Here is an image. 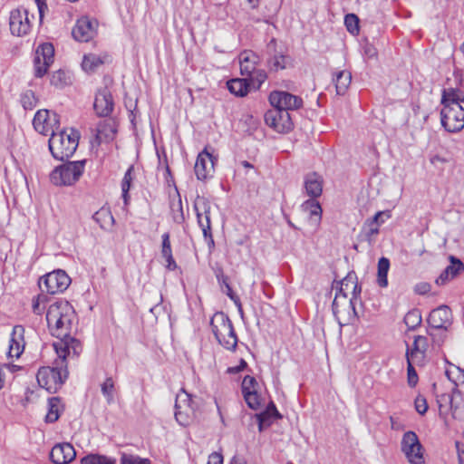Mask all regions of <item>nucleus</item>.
<instances>
[{
    "label": "nucleus",
    "instance_id": "f257e3e1",
    "mask_svg": "<svg viewBox=\"0 0 464 464\" xmlns=\"http://www.w3.org/2000/svg\"><path fill=\"white\" fill-rule=\"evenodd\" d=\"M74 318V310L67 301H58L48 307L46 321L52 334L58 339L53 343L58 360L53 367H41L36 379L38 384L49 392H56L67 379L66 358L77 357L82 352L81 343L71 336Z\"/></svg>",
    "mask_w": 464,
    "mask_h": 464
},
{
    "label": "nucleus",
    "instance_id": "f03ea898",
    "mask_svg": "<svg viewBox=\"0 0 464 464\" xmlns=\"http://www.w3.org/2000/svg\"><path fill=\"white\" fill-rule=\"evenodd\" d=\"M79 138L78 131L73 129L70 132L63 130L53 133L49 139V150L53 157L62 161L71 158L78 147Z\"/></svg>",
    "mask_w": 464,
    "mask_h": 464
},
{
    "label": "nucleus",
    "instance_id": "7ed1b4c3",
    "mask_svg": "<svg viewBox=\"0 0 464 464\" xmlns=\"http://www.w3.org/2000/svg\"><path fill=\"white\" fill-rule=\"evenodd\" d=\"M210 326L217 341L229 351H235L237 337L229 317L223 312L216 313L210 320Z\"/></svg>",
    "mask_w": 464,
    "mask_h": 464
},
{
    "label": "nucleus",
    "instance_id": "20e7f679",
    "mask_svg": "<svg viewBox=\"0 0 464 464\" xmlns=\"http://www.w3.org/2000/svg\"><path fill=\"white\" fill-rule=\"evenodd\" d=\"M440 416L447 419L449 415L454 420H464V394L454 387L450 393L437 396Z\"/></svg>",
    "mask_w": 464,
    "mask_h": 464
},
{
    "label": "nucleus",
    "instance_id": "39448f33",
    "mask_svg": "<svg viewBox=\"0 0 464 464\" xmlns=\"http://www.w3.org/2000/svg\"><path fill=\"white\" fill-rule=\"evenodd\" d=\"M85 160L69 161L56 167L50 174V180L55 186H71L82 175Z\"/></svg>",
    "mask_w": 464,
    "mask_h": 464
},
{
    "label": "nucleus",
    "instance_id": "423d86ee",
    "mask_svg": "<svg viewBox=\"0 0 464 464\" xmlns=\"http://www.w3.org/2000/svg\"><path fill=\"white\" fill-rule=\"evenodd\" d=\"M70 284L69 276L63 270H56L41 278L39 287L43 292L54 295L65 291Z\"/></svg>",
    "mask_w": 464,
    "mask_h": 464
},
{
    "label": "nucleus",
    "instance_id": "0eeeda50",
    "mask_svg": "<svg viewBox=\"0 0 464 464\" xmlns=\"http://www.w3.org/2000/svg\"><path fill=\"white\" fill-rule=\"evenodd\" d=\"M33 125L34 130L43 134L48 135L51 133H57L60 128V118L59 115L48 110H39L33 120Z\"/></svg>",
    "mask_w": 464,
    "mask_h": 464
},
{
    "label": "nucleus",
    "instance_id": "6e6552de",
    "mask_svg": "<svg viewBox=\"0 0 464 464\" xmlns=\"http://www.w3.org/2000/svg\"><path fill=\"white\" fill-rule=\"evenodd\" d=\"M440 117L442 126L449 132H457L464 128V108L461 105L443 107Z\"/></svg>",
    "mask_w": 464,
    "mask_h": 464
},
{
    "label": "nucleus",
    "instance_id": "1a4fd4ad",
    "mask_svg": "<svg viewBox=\"0 0 464 464\" xmlns=\"http://www.w3.org/2000/svg\"><path fill=\"white\" fill-rule=\"evenodd\" d=\"M401 450L411 464L423 463L422 446L414 431H407L403 434Z\"/></svg>",
    "mask_w": 464,
    "mask_h": 464
},
{
    "label": "nucleus",
    "instance_id": "9d476101",
    "mask_svg": "<svg viewBox=\"0 0 464 464\" xmlns=\"http://www.w3.org/2000/svg\"><path fill=\"white\" fill-rule=\"evenodd\" d=\"M175 419L181 426H188L194 418L195 407L193 401L188 392L182 391L176 397L175 402Z\"/></svg>",
    "mask_w": 464,
    "mask_h": 464
},
{
    "label": "nucleus",
    "instance_id": "9b49d317",
    "mask_svg": "<svg viewBox=\"0 0 464 464\" xmlns=\"http://www.w3.org/2000/svg\"><path fill=\"white\" fill-rule=\"evenodd\" d=\"M54 48L52 44L44 43L37 47L34 58V75L43 77L53 63Z\"/></svg>",
    "mask_w": 464,
    "mask_h": 464
},
{
    "label": "nucleus",
    "instance_id": "f8f14e48",
    "mask_svg": "<svg viewBox=\"0 0 464 464\" xmlns=\"http://www.w3.org/2000/svg\"><path fill=\"white\" fill-rule=\"evenodd\" d=\"M194 209L197 215L198 224L202 229L204 237L209 238L213 243L210 221V202L204 197L198 196L194 202Z\"/></svg>",
    "mask_w": 464,
    "mask_h": 464
},
{
    "label": "nucleus",
    "instance_id": "ddd939ff",
    "mask_svg": "<svg viewBox=\"0 0 464 464\" xmlns=\"http://www.w3.org/2000/svg\"><path fill=\"white\" fill-rule=\"evenodd\" d=\"M266 123L277 132H288L292 130L293 122L288 111L272 107L265 114Z\"/></svg>",
    "mask_w": 464,
    "mask_h": 464
},
{
    "label": "nucleus",
    "instance_id": "4468645a",
    "mask_svg": "<svg viewBox=\"0 0 464 464\" xmlns=\"http://www.w3.org/2000/svg\"><path fill=\"white\" fill-rule=\"evenodd\" d=\"M269 102L272 107L289 111L299 109L303 105V100L294 94L284 91H274L269 95Z\"/></svg>",
    "mask_w": 464,
    "mask_h": 464
},
{
    "label": "nucleus",
    "instance_id": "2eb2a0df",
    "mask_svg": "<svg viewBox=\"0 0 464 464\" xmlns=\"http://www.w3.org/2000/svg\"><path fill=\"white\" fill-rule=\"evenodd\" d=\"M216 158L206 148L201 151L197 158L194 170L197 179L199 180H206L211 178L215 172Z\"/></svg>",
    "mask_w": 464,
    "mask_h": 464
},
{
    "label": "nucleus",
    "instance_id": "dca6fc26",
    "mask_svg": "<svg viewBox=\"0 0 464 464\" xmlns=\"http://www.w3.org/2000/svg\"><path fill=\"white\" fill-rule=\"evenodd\" d=\"M428 324L433 330H444L452 324V313L448 305H440L433 309L429 315Z\"/></svg>",
    "mask_w": 464,
    "mask_h": 464
},
{
    "label": "nucleus",
    "instance_id": "f3484780",
    "mask_svg": "<svg viewBox=\"0 0 464 464\" xmlns=\"http://www.w3.org/2000/svg\"><path fill=\"white\" fill-rule=\"evenodd\" d=\"M93 108L99 117H108L114 109V101L108 87L100 88L96 94Z\"/></svg>",
    "mask_w": 464,
    "mask_h": 464
},
{
    "label": "nucleus",
    "instance_id": "a211bd4d",
    "mask_svg": "<svg viewBox=\"0 0 464 464\" xmlns=\"http://www.w3.org/2000/svg\"><path fill=\"white\" fill-rule=\"evenodd\" d=\"M10 31L14 35L23 36L29 33L31 22L25 9H15L10 14Z\"/></svg>",
    "mask_w": 464,
    "mask_h": 464
},
{
    "label": "nucleus",
    "instance_id": "6ab92c4d",
    "mask_svg": "<svg viewBox=\"0 0 464 464\" xmlns=\"http://www.w3.org/2000/svg\"><path fill=\"white\" fill-rule=\"evenodd\" d=\"M429 348V340L426 336L416 335L412 345L407 347L406 357L410 360L416 362L417 365H423L426 358V353Z\"/></svg>",
    "mask_w": 464,
    "mask_h": 464
},
{
    "label": "nucleus",
    "instance_id": "aec40b11",
    "mask_svg": "<svg viewBox=\"0 0 464 464\" xmlns=\"http://www.w3.org/2000/svg\"><path fill=\"white\" fill-rule=\"evenodd\" d=\"M95 24L87 17H82L72 28L73 38L78 42L90 41L96 34Z\"/></svg>",
    "mask_w": 464,
    "mask_h": 464
},
{
    "label": "nucleus",
    "instance_id": "412c9836",
    "mask_svg": "<svg viewBox=\"0 0 464 464\" xmlns=\"http://www.w3.org/2000/svg\"><path fill=\"white\" fill-rule=\"evenodd\" d=\"M76 457V451L70 443H60L53 447L50 459L54 464H67Z\"/></svg>",
    "mask_w": 464,
    "mask_h": 464
},
{
    "label": "nucleus",
    "instance_id": "4be33fe9",
    "mask_svg": "<svg viewBox=\"0 0 464 464\" xmlns=\"http://www.w3.org/2000/svg\"><path fill=\"white\" fill-rule=\"evenodd\" d=\"M266 52L269 55L266 63L270 71L277 72L285 68L287 58L282 52L276 50V39H272L267 44Z\"/></svg>",
    "mask_w": 464,
    "mask_h": 464
},
{
    "label": "nucleus",
    "instance_id": "5701e85b",
    "mask_svg": "<svg viewBox=\"0 0 464 464\" xmlns=\"http://www.w3.org/2000/svg\"><path fill=\"white\" fill-rule=\"evenodd\" d=\"M24 328L22 325H15L13 328L10 341L8 355L13 358H19L24 349Z\"/></svg>",
    "mask_w": 464,
    "mask_h": 464
},
{
    "label": "nucleus",
    "instance_id": "b1692460",
    "mask_svg": "<svg viewBox=\"0 0 464 464\" xmlns=\"http://www.w3.org/2000/svg\"><path fill=\"white\" fill-rule=\"evenodd\" d=\"M450 264L440 273L435 280L437 285H444L449 281L455 278L461 271L464 270V264L457 257L450 256Z\"/></svg>",
    "mask_w": 464,
    "mask_h": 464
},
{
    "label": "nucleus",
    "instance_id": "393cba45",
    "mask_svg": "<svg viewBox=\"0 0 464 464\" xmlns=\"http://www.w3.org/2000/svg\"><path fill=\"white\" fill-rule=\"evenodd\" d=\"M305 193L311 198H316L322 195L323 180L317 173H309L304 178V184Z\"/></svg>",
    "mask_w": 464,
    "mask_h": 464
},
{
    "label": "nucleus",
    "instance_id": "a878e982",
    "mask_svg": "<svg viewBox=\"0 0 464 464\" xmlns=\"http://www.w3.org/2000/svg\"><path fill=\"white\" fill-rule=\"evenodd\" d=\"M258 56L251 51H244L239 55L240 71L242 75H250L258 63Z\"/></svg>",
    "mask_w": 464,
    "mask_h": 464
},
{
    "label": "nucleus",
    "instance_id": "bb28decb",
    "mask_svg": "<svg viewBox=\"0 0 464 464\" xmlns=\"http://www.w3.org/2000/svg\"><path fill=\"white\" fill-rule=\"evenodd\" d=\"M227 85L229 92L238 97L246 96L251 90V84L247 79H232Z\"/></svg>",
    "mask_w": 464,
    "mask_h": 464
},
{
    "label": "nucleus",
    "instance_id": "cd10ccee",
    "mask_svg": "<svg viewBox=\"0 0 464 464\" xmlns=\"http://www.w3.org/2000/svg\"><path fill=\"white\" fill-rule=\"evenodd\" d=\"M464 102L463 92L459 89L449 88L443 90L441 103L443 107H453V104L461 105L460 102Z\"/></svg>",
    "mask_w": 464,
    "mask_h": 464
},
{
    "label": "nucleus",
    "instance_id": "c85d7f7f",
    "mask_svg": "<svg viewBox=\"0 0 464 464\" xmlns=\"http://www.w3.org/2000/svg\"><path fill=\"white\" fill-rule=\"evenodd\" d=\"M106 56H102L95 53H88L83 56L82 62V68L84 72L92 73L98 70L104 63Z\"/></svg>",
    "mask_w": 464,
    "mask_h": 464
},
{
    "label": "nucleus",
    "instance_id": "c756f323",
    "mask_svg": "<svg viewBox=\"0 0 464 464\" xmlns=\"http://www.w3.org/2000/svg\"><path fill=\"white\" fill-rule=\"evenodd\" d=\"M116 130L111 122H100L96 128L95 138L99 143L113 139Z\"/></svg>",
    "mask_w": 464,
    "mask_h": 464
},
{
    "label": "nucleus",
    "instance_id": "7c9ffc66",
    "mask_svg": "<svg viewBox=\"0 0 464 464\" xmlns=\"http://www.w3.org/2000/svg\"><path fill=\"white\" fill-rule=\"evenodd\" d=\"M351 81L352 74L350 72L345 70L338 72L335 77L334 78L336 93L338 95H343L346 92L348 87L350 86Z\"/></svg>",
    "mask_w": 464,
    "mask_h": 464
},
{
    "label": "nucleus",
    "instance_id": "2f4dec72",
    "mask_svg": "<svg viewBox=\"0 0 464 464\" xmlns=\"http://www.w3.org/2000/svg\"><path fill=\"white\" fill-rule=\"evenodd\" d=\"M93 220L102 228L109 229L114 223V218L109 208H102L92 216Z\"/></svg>",
    "mask_w": 464,
    "mask_h": 464
},
{
    "label": "nucleus",
    "instance_id": "473e14b6",
    "mask_svg": "<svg viewBox=\"0 0 464 464\" xmlns=\"http://www.w3.org/2000/svg\"><path fill=\"white\" fill-rule=\"evenodd\" d=\"M301 208L304 212L309 214V218L314 220V223L320 222L322 217V208L315 198H310L304 201Z\"/></svg>",
    "mask_w": 464,
    "mask_h": 464
},
{
    "label": "nucleus",
    "instance_id": "72a5a7b5",
    "mask_svg": "<svg viewBox=\"0 0 464 464\" xmlns=\"http://www.w3.org/2000/svg\"><path fill=\"white\" fill-rule=\"evenodd\" d=\"M217 279L222 288H225L224 293L235 303L238 307L239 311H242L241 302L237 295H236L228 283V277L225 276L221 271L217 274Z\"/></svg>",
    "mask_w": 464,
    "mask_h": 464
},
{
    "label": "nucleus",
    "instance_id": "f704fd0d",
    "mask_svg": "<svg viewBox=\"0 0 464 464\" xmlns=\"http://www.w3.org/2000/svg\"><path fill=\"white\" fill-rule=\"evenodd\" d=\"M390 268V261L386 257H381L378 261L377 283L381 287L388 285L387 275Z\"/></svg>",
    "mask_w": 464,
    "mask_h": 464
},
{
    "label": "nucleus",
    "instance_id": "c9c22d12",
    "mask_svg": "<svg viewBox=\"0 0 464 464\" xmlns=\"http://www.w3.org/2000/svg\"><path fill=\"white\" fill-rule=\"evenodd\" d=\"M362 292V287L358 285L357 279L354 280L353 285H352V297L347 302L348 308L352 311L349 313V321H352L355 318H357V313L355 309L356 302L359 299L360 294Z\"/></svg>",
    "mask_w": 464,
    "mask_h": 464
},
{
    "label": "nucleus",
    "instance_id": "e433bc0d",
    "mask_svg": "<svg viewBox=\"0 0 464 464\" xmlns=\"http://www.w3.org/2000/svg\"><path fill=\"white\" fill-rule=\"evenodd\" d=\"M61 401L58 397H52L48 400V412L45 416L46 422L53 423L59 419Z\"/></svg>",
    "mask_w": 464,
    "mask_h": 464
},
{
    "label": "nucleus",
    "instance_id": "4c0bfd02",
    "mask_svg": "<svg viewBox=\"0 0 464 464\" xmlns=\"http://www.w3.org/2000/svg\"><path fill=\"white\" fill-rule=\"evenodd\" d=\"M101 392L108 404L114 402L115 383L111 377H107L101 384Z\"/></svg>",
    "mask_w": 464,
    "mask_h": 464
},
{
    "label": "nucleus",
    "instance_id": "58836bf2",
    "mask_svg": "<svg viewBox=\"0 0 464 464\" xmlns=\"http://www.w3.org/2000/svg\"><path fill=\"white\" fill-rule=\"evenodd\" d=\"M114 458L100 454H89L81 459V464H115Z\"/></svg>",
    "mask_w": 464,
    "mask_h": 464
},
{
    "label": "nucleus",
    "instance_id": "ea45409f",
    "mask_svg": "<svg viewBox=\"0 0 464 464\" xmlns=\"http://www.w3.org/2000/svg\"><path fill=\"white\" fill-rule=\"evenodd\" d=\"M445 374L455 386H457L458 382H464V371L454 364H450L445 371Z\"/></svg>",
    "mask_w": 464,
    "mask_h": 464
},
{
    "label": "nucleus",
    "instance_id": "a19ab883",
    "mask_svg": "<svg viewBox=\"0 0 464 464\" xmlns=\"http://www.w3.org/2000/svg\"><path fill=\"white\" fill-rule=\"evenodd\" d=\"M404 323L409 329H415L421 324V315L419 310L414 309L408 312L404 316Z\"/></svg>",
    "mask_w": 464,
    "mask_h": 464
},
{
    "label": "nucleus",
    "instance_id": "79ce46f5",
    "mask_svg": "<svg viewBox=\"0 0 464 464\" xmlns=\"http://www.w3.org/2000/svg\"><path fill=\"white\" fill-rule=\"evenodd\" d=\"M21 103L24 110H33L37 104V98L32 90H26L21 94Z\"/></svg>",
    "mask_w": 464,
    "mask_h": 464
},
{
    "label": "nucleus",
    "instance_id": "37998d69",
    "mask_svg": "<svg viewBox=\"0 0 464 464\" xmlns=\"http://www.w3.org/2000/svg\"><path fill=\"white\" fill-rule=\"evenodd\" d=\"M248 77L249 79L247 80L251 84V88L258 89L261 86V84L266 81V73L264 70L255 69L253 73L248 75Z\"/></svg>",
    "mask_w": 464,
    "mask_h": 464
},
{
    "label": "nucleus",
    "instance_id": "c03bdc74",
    "mask_svg": "<svg viewBox=\"0 0 464 464\" xmlns=\"http://www.w3.org/2000/svg\"><path fill=\"white\" fill-rule=\"evenodd\" d=\"M344 24L347 30L353 35L359 34V18L354 14H348L344 17Z\"/></svg>",
    "mask_w": 464,
    "mask_h": 464
},
{
    "label": "nucleus",
    "instance_id": "a18cd8bd",
    "mask_svg": "<svg viewBox=\"0 0 464 464\" xmlns=\"http://www.w3.org/2000/svg\"><path fill=\"white\" fill-rule=\"evenodd\" d=\"M121 464H151L149 459H143L137 455L122 453Z\"/></svg>",
    "mask_w": 464,
    "mask_h": 464
},
{
    "label": "nucleus",
    "instance_id": "49530a36",
    "mask_svg": "<svg viewBox=\"0 0 464 464\" xmlns=\"http://www.w3.org/2000/svg\"><path fill=\"white\" fill-rule=\"evenodd\" d=\"M133 169H134L133 166H130L125 172V175L121 181L122 197H123L125 202H127L128 192L130 190V183L132 181L131 174H132Z\"/></svg>",
    "mask_w": 464,
    "mask_h": 464
},
{
    "label": "nucleus",
    "instance_id": "de8ad7c7",
    "mask_svg": "<svg viewBox=\"0 0 464 464\" xmlns=\"http://www.w3.org/2000/svg\"><path fill=\"white\" fill-rule=\"evenodd\" d=\"M407 359V372H408V384L411 387H414L418 382V375L415 371L414 365H417L416 362H411L410 357H406Z\"/></svg>",
    "mask_w": 464,
    "mask_h": 464
},
{
    "label": "nucleus",
    "instance_id": "09e8293b",
    "mask_svg": "<svg viewBox=\"0 0 464 464\" xmlns=\"http://www.w3.org/2000/svg\"><path fill=\"white\" fill-rule=\"evenodd\" d=\"M273 415L269 413V409L265 411L256 414V418L258 420V429L259 431H262L264 429L269 427L272 423L271 418Z\"/></svg>",
    "mask_w": 464,
    "mask_h": 464
},
{
    "label": "nucleus",
    "instance_id": "8fccbe9b",
    "mask_svg": "<svg viewBox=\"0 0 464 464\" xmlns=\"http://www.w3.org/2000/svg\"><path fill=\"white\" fill-rule=\"evenodd\" d=\"M341 297L346 302L347 292L344 290V287L342 285L339 288V290L336 292L335 297H334L333 304H332L333 313L335 316H337V314L341 312L340 304H339V299Z\"/></svg>",
    "mask_w": 464,
    "mask_h": 464
},
{
    "label": "nucleus",
    "instance_id": "3c124183",
    "mask_svg": "<svg viewBox=\"0 0 464 464\" xmlns=\"http://www.w3.org/2000/svg\"><path fill=\"white\" fill-rule=\"evenodd\" d=\"M247 406L256 410L260 405L259 396L256 392H246L243 394Z\"/></svg>",
    "mask_w": 464,
    "mask_h": 464
},
{
    "label": "nucleus",
    "instance_id": "603ef678",
    "mask_svg": "<svg viewBox=\"0 0 464 464\" xmlns=\"http://www.w3.org/2000/svg\"><path fill=\"white\" fill-rule=\"evenodd\" d=\"M50 82L55 87H63L66 82L65 72L62 70L54 72L51 76Z\"/></svg>",
    "mask_w": 464,
    "mask_h": 464
},
{
    "label": "nucleus",
    "instance_id": "864d4df0",
    "mask_svg": "<svg viewBox=\"0 0 464 464\" xmlns=\"http://www.w3.org/2000/svg\"><path fill=\"white\" fill-rule=\"evenodd\" d=\"M257 382L253 376L246 375L244 377L242 382V392L246 394V392H256V386Z\"/></svg>",
    "mask_w": 464,
    "mask_h": 464
},
{
    "label": "nucleus",
    "instance_id": "5fc2aeb1",
    "mask_svg": "<svg viewBox=\"0 0 464 464\" xmlns=\"http://www.w3.org/2000/svg\"><path fill=\"white\" fill-rule=\"evenodd\" d=\"M46 296L44 295H39L33 301V311L36 314H41L44 313L45 309Z\"/></svg>",
    "mask_w": 464,
    "mask_h": 464
},
{
    "label": "nucleus",
    "instance_id": "6e6d98bb",
    "mask_svg": "<svg viewBox=\"0 0 464 464\" xmlns=\"http://www.w3.org/2000/svg\"><path fill=\"white\" fill-rule=\"evenodd\" d=\"M162 238V248H161V256L165 257L169 255H172L170 241H169V234L164 233L161 236Z\"/></svg>",
    "mask_w": 464,
    "mask_h": 464
},
{
    "label": "nucleus",
    "instance_id": "4d7b16f0",
    "mask_svg": "<svg viewBox=\"0 0 464 464\" xmlns=\"http://www.w3.org/2000/svg\"><path fill=\"white\" fill-rule=\"evenodd\" d=\"M429 334L432 338L433 342L439 346L441 345L446 338V331L444 330L431 329V331L429 332Z\"/></svg>",
    "mask_w": 464,
    "mask_h": 464
},
{
    "label": "nucleus",
    "instance_id": "13d9d810",
    "mask_svg": "<svg viewBox=\"0 0 464 464\" xmlns=\"http://www.w3.org/2000/svg\"><path fill=\"white\" fill-rule=\"evenodd\" d=\"M415 409L420 414L423 415L428 411V404L425 398L419 396L415 399Z\"/></svg>",
    "mask_w": 464,
    "mask_h": 464
},
{
    "label": "nucleus",
    "instance_id": "bf43d9fd",
    "mask_svg": "<svg viewBox=\"0 0 464 464\" xmlns=\"http://www.w3.org/2000/svg\"><path fill=\"white\" fill-rule=\"evenodd\" d=\"M357 279V276L354 273H350L347 275L346 277H344L342 281H341V285L344 287V290L346 292H348L349 290H352V285L354 282V280Z\"/></svg>",
    "mask_w": 464,
    "mask_h": 464
},
{
    "label": "nucleus",
    "instance_id": "052dcab7",
    "mask_svg": "<svg viewBox=\"0 0 464 464\" xmlns=\"http://www.w3.org/2000/svg\"><path fill=\"white\" fill-rule=\"evenodd\" d=\"M414 291L419 295H425L430 291V285L425 282L419 283L414 286Z\"/></svg>",
    "mask_w": 464,
    "mask_h": 464
},
{
    "label": "nucleus",
    "instance_id": "680f3d73",
    "mask_svg": "<svg viewBox=\"0 0 464 464\" xmlns=\"http://www.w3.org/2000/svg\"><path fill=\"white\" fill-rule=\"evenodd\" d=\"M207 464H223V456L220 453L213 452L208 456Z\"/></svg>",
    "mask_w": 464,
    "mask_h": 464
},
{
    "label": "nucleus",
    "instance_id": "e2e57ef3",
    "mask_svg": "<svg viewBox=\"0 0 464 464\" xmlns=\"http://www.w3.org/2000/svg\"><path fill=\"white\" fill-rule=\"evenodd\" d=\"M178 207H179V211H178L179 213L174 214L173 219L176 223L180 224L184 220L181 200H179Z\"/></svg>",
    "mask_w": 464,
    "mask_h": 464
},
{
    "label": "nucleus",
    "instance_id": "0e129e2a",
    "mask_svg": "<svg viewBox=\"0 0 464 464\" xmlns=\"http://www.w3.org/2000/svg\"><path fill=\"white\" fill-rule=\"evenodd\" d=\"M363 51H364V54L368 57V58H373L376 56L377 53H376V49L370 45V44H366L364 47H363Z\"/></svg>",
    "mask_w": 464,
    "mask_h": 464
},
{
    "label": "nucleus",
    "instance_id": "69168bd1",
    "mask_svg": "<svg viewBox=\"0 0 464 464\" xmlns=\"http://www.w3.org/2000/svg\"><path fill=\"white\" fill-rule=\"evenodd\" d=\"M167 263V268L169 270H175L177 268V264L173 258L172 255H169L164 257Z\"/></svg>",
    "mask_w": 464,
    "mask_h": 464
},
{
    "label": "nucleus",
    "instance_id": "338daca9",
    "mask_svg": "<svg viewBox=\"0 0 464 464\" xmlns=\"http://www.w3.org/2000/svg\"><path fill=\"white\" fill-rule=\"evenodd\" d=\"M390 421H391V427L392 430H401V423L398 421L397 418L393 417V416H391L390 417Z\"/></svg>",
    "mask_w": 464,
    "mask_h": 464
},
{
    "label": "nucleus",
    "instance_id": "774afa93",
    "mask_svg": "<svg viewBox=\"0 0 464 464\" xmlns=\"http://www.w3.org/2000/svg\"><path fill=\"white\" fill-rule=\"evenodd\" d=\"M269 409V413L275 417H277L279 415L276 406L274 403H271L270 405H268V407L266 408V410Z\"/></svg>",
    "mask_w": 464,
    "mask_h": 464
}]
</instances>
